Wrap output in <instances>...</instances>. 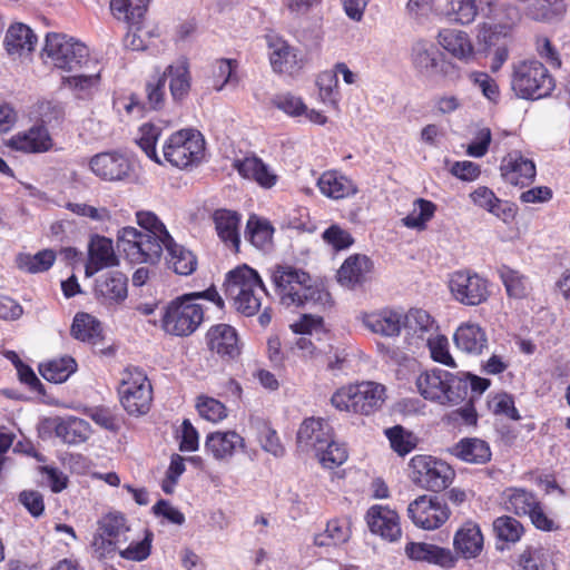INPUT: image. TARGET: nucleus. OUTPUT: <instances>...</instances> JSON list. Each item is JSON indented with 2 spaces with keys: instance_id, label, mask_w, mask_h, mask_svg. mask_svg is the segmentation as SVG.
I'll list each match as a JSON object with an SVG mask.
<instances>
[{
  "instance_id": "f257e3e1",
  "label": "nucleus",
  "mask_w": 570,
  "mask_h": 570,
  "mask_svg": "<svg viewBox=\"0 0 570 570\" xmlns=\"http://www.w3.org/2000/svg\"><path fill=\"white\" fill-rule=\"evenodd\" d=\"M136 220L142 230L132 226L121 228L118 232V248L132 264H156L161 258L164 243L171 235L153 212H137Z\"/></svg>"
},
{
  "instance_id": "f03ea898",
  "label": "nucleus",
  "mask_w": 570,
  "mask_h": 570,
  "mask_svg": "<svg viewBox=\"0 0 570 570\" xmlns=\"http://www.w3.org/2000/svg\"><path fill=\"white\" fill-rule=\"evenodd\" d=\"M271 279L281 304L286 307L320 309L330 304V293L301 268L277 265L271 269Z\"/></svg>"
},
{
  "instance_id": "7ed1b4c3",
  "label": "nucleus",
  "mask_w": 570,
  "mask_h": 570,
  "mask_svg": "<svg viewBox=\"0 0 570 570\" xmlns=\"http://www.w3.org/2000/svg\"><path fill=\"white\" fill-rule=\"evenodd\" d=\"M415 385L422 397L441 405H454L468 396V380L441 368L422 372Z\"/></svg>"
},
{
  "instance_id": "20e7f679",
  "label": "nucleus",
  "mask_w": 570,
  "mask_h": 570,
  "mask_svg": "<svg viewBox=\"0 0 570 570\" xmlns=\"http://www.w3.org/2000/svg\"><path fill=\"white\" fill-rule=\"evenodd\" d=\"M227 297L232 298L237 312L245 316L255 315L262 306L266 288L258 273L244 265L230 271L225 282Z\"/></svg>"
},
{
  "instance_id": "39448f33",
  "label": "nucleus",
  "mask_w": 570,
  "mask_h": 570,
  "mask_svg": "<svg viewBox=\"0 0 570 570\" xmlns=\"http://www.w3.org/2000/svg\"><path fill=\"white\" fill-rule=\"evenodd\" d=\"M384 400V385L367 381L340 389L332 395L331 402L341 411L368 415L380 409Z\"/></svg>"
},
{
  "instance_id": "423d86ee",
  "label": "nucleus",
  "mask_w": 570,
  "mask_h": 570,
  "mask_svg": "<svg viewBox=\"0 0 570 570\" xmlns=\"http://www.w3.org/2000/svg\"><path fill=\"white\" fill-rule=\"evenodd\" d=\"M205 151V139L196 129L173 132L163 145L165 161L179 169L198 165Z\"/></svg>"
},
{
  "instance_id": "0eeeda50",
  "label": "nucleus",
  "mask_w": 570,
  "mask_h": 570,
  "mask_svg": "<svg viewBox=\"0 0 570 570\" xmlns=\"http://www.w3.org/2000/svg\"><path fill=\"white\" fill-rule=\"evenodd\" d=\"M511 86L518 97L537 100L548 97L556 83L542 62L527 60L514 67Z\"/></svg>"
},
{
  "instance_id": "6e6552de",
  "label": "nucleus",
  "mask_w": 570,
  "mask_h": 570,
  "mask_svg": "<svg viewBox=\"0 0 570 570\" xmlns=\"http://www.w3.org/2000/svg\"><path fill=\"white\" fill-rule=\"evenodd\" d=\"M119 401L131 416L145 415L153 402V386L146 373L138 367H127L118 386Z\"/></svg>"
},
{
  "instance_id": "1a4fd4ad",
  "label": "nucleus",
  "mask_w": 570,
  "mask_h": 570,
  "mask_svg": "<svg viewBox=\"0 0 570 570\" xmlns=\"http://www.w3.org/2000/svg\"><path fill=\"white\" fill-rule=\"evenodd\" d=\"M51 63L65 71H77L90 62L88 48L63 33H48L43 48Z\"/></svg>"
},
{
  "instance_id": "9d476101",
  "label": "nucleus",
  "mask_w": 570,
  "mask_h": 570,
  "mask_svg": "<svg viewBox=\"0 0 570 570\" xmlns=\"http://www.w3.org/2000/svg\"><path fill=\"white\" fill-rule=\"evenodd\" d=\"M203 320V306L185 294L166 307L163 315V327L171 335L188 336L198 328Z\"/></svg>"
},
{
  "instance_id": "9b49d317",
  "label": "nucleus",
  "mask_w": 570,
  "mask_h": 570,
  "mask_svg": "<svg viewBox=\"0 0 570 570\" xmlns=\"http://www.w3.org/2000/svg\"><path fill=\"white\" fill-rule=\"evenodd\" d=\"M410 466L412 481L433 492L446 489L455 476L451 465L430 455L413 456Z\"/></svg>"
},
{
  "instance_id": "f8f14e48",
  "label": "nucleus",
  "mask_w": 570,
  "mask_h": 570,
  "mask_svg": "<svg viewBox=\"0 0 570 570\" xmlns=\"http://www.w3.org/2000/svg\"><path fill=\"white\" fill-rule=\"evenodd\" d=\"M89 168L96 177L108 183H130L136 176L134 163L117 150L94 155L89 159Z\"/></svg>"
},
{
  "instance_id": "ddd939ff",
  "label": "nucleus",
  "mask_w": 570,
  "mask_h": 570,
  "mask_svg": "<svg viewBox=\"0 0 570 570\" xmlns=\"http://www.w3.org/2000/svg\"><path fill=\"white\" fill-rule=\"evenodd\" d=\"M451 511L444 500L439 497L420 495L407 507V517L414 525L424 530H434L443 525Z\"/></svg>"
},
{
  "instance_id": "4468645a",
  "label": "nucleus",
  "mask_w": 570,
  "mask_h": 570,
  "mask_svg": "<svg viewBox=\"0 0 570 570\" xmlns=\"http://www.w3.org/2000/svg\"><path fill=\"white\" fill-rule=\"evenodd\" d=\"M453 297L461 304L475 306L485 302L490 295L485 278L471 271H456L449 281Z\"/></svg>"
},
{
  "instance_id": "2eb2a0df",
  "label": "nucleus",
  "mask_w": 570,
  "mask_h": 570,
  "mask_svg": "<svg viewBox=\"0 0 570 570\" xmlns=\"http://www.w3.org/2000/svg\"><path fill=\"white\" fill-rule=\"evenodd\" d=\"M269 61L273 71L281 75H297L304 66L299 49L277 36H267Z\"/></svg>"
},
{
  "instance_id": "dca6fc26",
  "label": "nucleus",
  "mask_w": 570,
  "mask_h": 570,
  "mask_svg": "<svg viewBox=\"0 0 570 570\" xmlns=\"http://www.w3.org/2000/svg\"><path fill=\"white\" fill-rule=\"evenodd\" d=\"M206 344L210 352L223 361L230 362L239 357L242 344L237 331L228 324H216L206 333Z\"/></svg>"
},
{
  "instance_id": "f3484780",
  "label": "nucleus",
  "mask_w": 570,
  "mask_h": 570,
  "mask_svg": "<svg viewBox=\"0 0 570 570\" xmlns=\"http://www.w3.org/2000/svg\"><path fill=\"white\" fill-rule=\"evenodd\" d=\"M7 146L24 154H42L52 148L53 139L45 125V119H41L27 130L11 136Z\"/></svg>"
},
{
  "instance_id": "a211bd4d",
  "label": "nucleus",
  "mask_w": 570,
  "mask_h": 570,
  "mask_svg": "<svg viewBox=\"0 0 570 570\" xmlns=\"http://www.w3.org/2000/svg\"><path fill=\"white\" fill-rule=\"evenodd\" d=\"M402 327L406 332L409 348L412 352L423 348L424 341L439 330L431 315L421 308H411L403 314Z\"/></svg>"
},
{
  "instance_id": "6ab92c4d",
  "label": "nucleus",
  "mask_w": 570,
  "mask_h": 570,
  "mask_svg": "<svg viewBox=\"0 0 570 570\" xmlns=\"http://www.w3.org/2000/svg\"><path fill=\"white\" fill-rule=\"evenodd\" d=\"M366 522L372 533L395 542L402 535L400 517L387 505L375 504L367 510Z\"/></svg>"
},
{
  "instance_id": "aec40b11",
  "label": "nucleus",
  "mask_w": 570,
  "mask_h": 570,
  "mask_svg": "<svg viewBox=\"0 0 570 570\" xmlns=\"http://www.w3.org/2000/svg\"><path fill=\"white\" fill-rule=\"evenodd\" d=\"M500 170L507 183L521 187L530 185L537 175L533 160L524 157L518 150L509 153L502 159Z\"/></svg>"
},
{
  "instance_id": "412c9836",
  "label": "nucleus",
  "mask_w": 570,
  "mask_h": 570,
  "mask_svg": "<svg viewBox=\"0 0 570 570\" xmlns=\"http://www.w3.org/2000/svg\"><path fill=\"white\" fill-rule=\"evenodd\" d=\"M333 438V430L324 419H306L297 432V444L304 451L317 453Z\"/></svg>"
},
{
  "instance_id": "4be33fe9",
  "label": "nucleus",
  "mask_w": 570,
  "mask_h": 570,
  "mask_svg": "<svg viewBox=\"0 0 570 570\" xmlns=\"http://www.w3.org/2000/svg\"><path fill=\"white\" fill-rule=\"evenodd\" d=\"M118 265L111 239L96 235L88 246V261L85 267L87 277H91L99 271Z\"/></svg>"
},
{
  "instance_id": "5701e85b",
  "label": "nucleus",
  "mask_w": 570,
  "mask_h": 570,
  "mask_svg": "<svg viewBox=\"0 0 570 570\" xmlns=\"http://www.w3.org/2000/svg\"><path fill=\"white\" fill-rule=\"evenodd\" d=\"M57 438L67 444H80L86 442L91 433L90 424L77 416L53 417L49 421Z\"/></svg>"
},
{
  "instance_id": "b1692460",
  "label": "nucleus",
  "mask_w": 570,
  "mask_h": 570,
  "mask_svg": "<svg viewBox=\"0 0 570 570\" xmlns=\"http://www.w3.org/2000/svg\"><path fill=\"white\" fill-rule=\"evenodd\" d=\"M362 322L363 325L372 333L393 337L401 333L403 313L395 309L384 308L364 314Z\"/></svg>"
},
{
  "instance_id": "393cba45",
  "label": "nucleus",
  "mask_w": 570,
  "mask_h": 570,
  "mask_svg": "<svg viewBox=\"0 0 570 570\" xmlns=\"http://www.w3.org/2000/svg\"><path fill=\"white\" fill-rule=\"evenodd\" d=\"M372 269L373 263L366 255L354 254L340 267L337 281L345 287L354 288L370 278Z\"/></svg>"
},
{
  "instance_id": "a878e982",
  "label": "nucleus",
  "mask_w": 570,
  "mask_h": 570,
  "mask_svg": "<svg viewBox=\"0 0 570 570\" xmlns=\"http://www.w3.org/2000/svg\"><path fill=\"white\" fill-rule=\"evenodd\" d=\"M244 448V438L235 431L213 432L205 441V450L219 461L230 459L237 450Z\"/></svg>"
},
{
  "instance_id": "bb28decb",
  "label": "nucleus",
  "mask_w": 570,
  "mask_h": 570,
  "mask_svg": "<svg viewBox=\"0 0 570 570\" xmlns=\"http://www.w3.org/2000/svg\"><path fill=\"white\" fill-rule=\"evenodd\" d=\"M127 293V277L120 272L107 273L96 281L95 294L104 304H119Z\"/></svg>"
},
{
  "instance_id": "cd10ccee",
  "label": "nucleus",
  "mask_w": 570,
  "mask_h": 570,
  "mask_svg": "<svg viewBox=\"0 0 570 570\" xmlns=\"http://www.w3.org/2000/svg\"><path fill=\"white\" fill-rule=\"evenodd\" d=\"M453 547L465 559L476 558L483 549V534L478 523L464 522L455 532Z\"/></svg>"
},
{
  "instance_id": "c85d7f7f",
  "label": "nucleus",
  "mask_w": 570,
  "mask_h": 570,
  "mask_svg": "<svg viewBox=\"0 0 570 570\" xmlns=\"http://www.w3.org/2000/svg\"><path fill=\"white\" fill-rule=\"evenodd\" d=\"M37 41V36L27 24L17 22L7 30L4 47L10 56L23 57L35 50Z\"/></svg>"
},
{
  "instance_id": "c756f323",
  "label": "nucleus",
  "mask_w": 570,
  "mask_h": 570,
  "mask_svg": "<svg viewBox=\"0 0 570 570\" xmlns=\"http://www.w3.org/2000/svg\"><path fill=\"white\" fill-rule=\"evenodd\" d=\"M320 191L332 199H342L357 193L355 183L337 170H326L317 179Z\"/></svg>"
},
{
  "instance_id": "7c9ffc66",
  "label": "nucleus",
  "mask_w": 570,
  "mask_h": 570,
  "mask_svg": "<svg viewBox=\"0 0 570 570\" xmlns=\"http://www.w3.org/2000/svg\"><path fill=\"white\" fill-rule=\"evenodd\" d=\"M453 340L459 350L473 355L481 354L488 345L485 331L479 324L470 322L456 328Z\"/></svg>"
},
{
  "instance_id": "2f4dec72",
  "label": "nucleus",
  "mask_w": 570,
  "mask_h": 570,
  "mask_svg": "<svg viewBox=\"0 0 570 570\" xmlns=\"http://www.w3.org/2000/svg\"><path fill=\"white\" fill-rule=\"evenodd\" d=\"M233 166L243 178L254 180L263 188H272L277 181V176L258 157L237 159Z\"/></svg>"
},
{
  "instance_id": "473e14b6",
  "label": "nucleus",
  "mask_w": 570,
  "mask_h": 570,
  "mask_svg": "<svg viewBox=\"0 0 570 570\" xmlns=\"http://www.w3.org/2000/svg\"><path fill=\"white\" fill-rule=\"evenodd\" d=\"M451 454L470 464H485L492 458L489 443L479 438L461 439L451 449Z\"/></svg>"
},
{
  "instance_id": "72a5a7b5",
  "label": "nucleus",
  "mask_w": 570,
  "mask_h": 570,
  "mask_svg": "<svg viewBox=\"0 0 570 570\" xmlns=\"http://www.w3.org/2000/svg\"><path fill=\"white\" fill-rule=\"evenodd\" d=\"M166 264L178 275L188 276L197 268V258L191 250L177 244L173 237L164 243Z\"/></svg>"
},
{
  "instance_id": "f704fd0d",
  "label": "nucleus",
  "mask_w": 570,
  "mask_h": 570,
  "mask_svg": "<svg viewBox=\"0 0 570 570\" xmlns=\"http://www.w3.org/2000/svg\"><path fill=\"white\" fill-rule=\"evenodd\" d=\"M213 218L219 238L235 252H238L240 244L239 215L228 209H217Z\"/></svg>"
},
{
  "instance_id": "c9c22d12",
  "label": "nucleus",
  "mask_w": 570,
  "mask_h": 570,
  "mask_svg": "<svg viewBox=\"0 0 570 570\" xmlns=\"http://www.w3.org/2000/svg\"><path fill=\"white\" fill-rule=\"evenodd\" d=\"M441 52L438 47L426 40H417L411 48V62L420 73L430 76L438 70Z\"/></svg>"
},
{
  "instance_id": "e433bc0d",
  "label": "nucleus",
  "mask_w": 570,
  "mask_h": 570,
  "mask_svg": "<svg viewBox=\"0 0 570 570\" xmlns=\"http://www.w3.org/2000/svg\"><path fill=\"white\" fill-rule=\"evenodd\" d=\"M439 43L452 56L461 60H469L473 56V46L466 32L444 29L438 35Z\"/></svg>"
},
{
  "instance_id": "4c0bfd02",
  "label": "nucleus",
  "mask_w": 570,
  "mask_h": 570,
  "mask_svg": "<svg viewBox=\"0 0 570 570\" xmlns=\"http://www.w3.org/2000/svg\"><path fill=\"white\" fill-rule=\"evenodd\" d=\"M100 533L94 538L92 544L98 547L107 544L109 549L114 540H118L125 534L129 528L127 527L126 519L121 513H109L105 515L99 522Z\"/></svg>"
},
{
  "instance_id": "58836bf2",
  "label": "nucleus",
  "mask_w": 570,
  "mask_h": 570,
  "mask_svg": "<svg viewBox=\"0 0 570 570\" xmlns=\"http://www.w3.org/2000/svg\"><path fill=\"white\" fill-rule=\"evenodd\" d=\"M148 3L149 0H111L110 10L118 20H124L131 27H138L147 11Z\"/></svg>"
},
{
  "instance_id": "ea45409f",
  "label": "nucleus",
  "mask_w": 570,
  "mask_h": 570,
  "mask_svg": "<svg viewBox=\"0 0 570 570\" xmlns=\"http://www.w3.org/2000/svg\"><path fill=\"white\" fill-rule=\"evenodd\" d=\"M161 76L169 78V89L175 101H181L188 95L190 76L186 62L169 65Z\"/></svg>"
},
{
  "instance_id": "a19ab883",
  "label": "nucleus",
  "mask_w": 570,
  "mask_h": 570,
  "mask_svg": "<svg viewBox=\"0 0 570 570\" xmlns=\"http://www.w3.org/2000/svg\"><path fill=\"white\" fill-rule=\"evenodd\" d=\"M540 501L537 495L522 488H509L504 491V505L517 515H528Z\"/></svg>"
},
{
  "instance_id": "79ce46f5",
  "label": "nucleus",
  "mask_w": 570,
  "mask_h": 570,
  "mask_svg": "<svg viewBox=\"0 0 570 570\" xmlns=\"http://www.w3.org/2000/svg\"><path fill=\"white\" fill-rule=\"evenodd\" d=\"M71 335L76 340L96 345L101 340L100 323L87 313H78L71 325Z\"/></svg>"
},
{
  "instance_id": "37998d69",
  "label": "nucleus",
  "mask_w": 570,
  "mask_h": 570,
  "mask_svg": "<svg viewBox=\"0 0 570 570\" xmlns=\"http://www.w3.org/2000/svg\"><path fill=\"white\" fill-rule=\"evenodd\" d=\"M436 212V205L424 198H416L413 202L411 212L401 219L403 226L424 230L428 223L434 217Z\"/></svg>"
},
{
  "instance_id": "c03bdc74",
  "label": "nucleus",
  "mask_w": 570,
  "mask_h": 570,
  "mask_svg": "<svg viewBox=\"0 0 570 570\" xmlns=\"http://www.w3.org/2000/svg\"><path fill=\"white\" fill-rule=\"evenodd\" d=\"M351 535L350 524L346 520L333 519L327 522L324 532L314 537L317 547H335L345 543Z\"/></svg>"
},
{
  "instance_id": "a18cd8bd",
  "label": "nucleus",
  "mask_w": 570,
  "mask_h": 570,
  "mask_svg": "<svg viewBox=\"0 0 570 570\" xmlns=\"http://www.w3.org/2000/svg\"><path fill=\"white\" fill-rule=\"evenodd\" d=\"M406 556L415 561H426L436 564H444L450 552L443 548L424 542H410L405 547Z\"/></svg>"
},
{
  "instance_id": "49530a36",
  "label": "nucleus",
  "mask_w": 570,
  "mask_h": 570,
  "mask_svg": "<svg viewBox=\"0 0 570 570\" xmlns=\"http://www.w3.org/2000/svg\"><path fill=\"white\" fill-rule=\"evenodd\" d=\"M77 368L76 361L70 356H63L57 360L41 364L39 371L42 377L52 383L65 382Z\"/></svg>"
},
{
  "instance_id": "de8ad7c7",
  "label": "nucleus",
  "mask_w": 570,
  "mask_h": 570,
  "mask_svg": "<svg viewBox=\"0 0 570 570\" xmlns=\"http://www.w3.org/2000/svg\"><path fill=\"white\" fill-rule=\"evenodd\" d=\"M163 134V128L156 124L146 122L138 129L136 141L148 158L157 164H163L156 145Z\"/></svg>"
},
{
  "instance_id": "09e8293b",
  "label": "nucleus",
  "mask_w": 570,
  "mask_h": 570,
  "mask_svg": "<svg viewBox=\"0 0 570 570\" xmlns=\"http://www.w3.org/2000/svg\"><path fill=\"white\" fill-rule=\"evenodd\" d=\"M100 69L90 73H77L73 76L65 77L63 85L75 91L78 98H88L96 90L100 83Z\"/></svg>"
},
{
  "instance_id": "8fccbe9b",
  "label": "nucleus",
  "mask_w": 570,
  "mask_h": 570,
  "mask_svg": "<svg viewBox=\"0 0 570 570\" xmlns=\"http://www.w3.org/2000/svg\"><path fill=\"white\" fill-rule=\"evenodd\" d=\"M498 274L510 297L523 298L528 294L529 281L519 271L502 265L498 268Z\"/></svg>"
},
{
  "instance_id": "3c124183",
  "label": "nucleus",
  "mask_w": 570,
  "mask_h": 570,
  "mask_svg": "<svg viewBox=\"0 0 570 570\" xmlns=\"http://www.w3.org/2000/svg\"><path fill=\"white\" fill-rule=\"evenodd\" d=\"M56 261V253L51 249H43L35 255L20 254L17 257V265L28 273H41L48 271Z\"/></svg>"
},
{
  "instance_id": "603ef678",
  "label": "nucleus",
  "mask_w": 570,
  "mask_h": 570,
  "mask_svg": "<svg viewBox=\"0 0 570 570\" xmlns=\"http://www.w3.org/2000/svg\"><path fill=\"white\" fill-rule=\"evenodd\" d=\"M246 229L248 239L255 247L265 249L272 243L274 228L268 220L252 216Z\"/></svg>"
},
{
  "instance_id": "864d4df0",
  "label": "nucleus",
  "mask_w": 570,
  "mask_h": 570,
  "mask_svg": "<svg viewBox=\"0 0 570 570\" xmlns=\"http://www.w3.org/2000/svg\"><path fill=\"white\" fill-rule=\"evenodd\" d=\"M521 14L517 6L511 3H500L493 8V26H489V30L492 28L500 29V33L507 35L519 21Z\"/></svg>"
},
{
  "instance_id": "5fc2aeb1",
  "label": "nucleus",
  "mask_w": 570,
  "mask_h": 570,
  "mask_svg": "<svg viewBox=\"0 0 570 570\" xmlns=\"http://www.w3.org/2000/svg\"><path fill=\"white\" fill-rule=\"evenodd\" d=\"M423 347H428L433 361L450 367H455V362L449 351L448 337L435 332L424 341Z\"/></svg>"
},
{
  "instance_id": "6e6d98bb",
  "label": "nucleus",
  "mask_w": 570,
  "mask_h": 570,
  "mask_svg": "<svg viewBox=\"0 0 570 570\" xmlns=\"http://www.w3.org/2000/svg\"><path fill=\"white\" fill-rule=\"evenodd\" d=\"M493 530L499 540L515 543L523 534V525L510 515H502L494 520Z\"/></svg>"
},
{
  "instance_id": "4d7b16f0",
  "label": "nucleus",
  "mask_w": 570,
  "mask_h": 570,
  "mask_svg": "<svg viewBox=\"0 0 570 570\" xmlns=\"http://www.w3.org/2000/svg\"><path fill=\"white\" fill-rule=\"evenodd\" d=\"M315 454L321 464L326 469H334L342 465L348 456L346 446L335 442L333 438Z\"/></svg>"
},
{
  "instance_id": "13d9d810",
  "label": "nucleus",
  "mask_w": 570,
  "mask_h": 570,
  "mask_svg": "<svg viewBox=\"0 0 570 570\" xmlns=\"http://www.w3.org/2000/svg\"><path fill=\"white\" fill-rule=\"evenodd\" d=\"M88 416L100 428L117 433L121 429L122 420L109 407L96 406L88 411Z\"/></svg>"
},
{
  "instance_id": "bf43d9fd",
  "label": "nucleus",
  "mask_w": 570,
  "mask_h": 570,
  "mask_svg": "<svg viewBox=\"0 0 570 570\" xmlns=\"http://www.w3.org/2000/svg\"><path fill=\"white\" fill-rule=\"evenodd\" d=\"M448 14L461 24H469L478 14L476 0H451Z\"/></svg>"
},
{
  "instance_id": "052dcab7",
  "label": "nucleus",
  "mask_w": 570,
  "mask_h": 570,
  "mask_svg": "<svg viewBox=\"0 0 570 570\" xmlns=\"http://www.w3.org/2000/svg\"><path fill=\"white\" fill-rule=\"evenodd\" d=\"M272 104L291 117L302 116L306 111V105L303 102L302 98L291 92L275 95L272 99Z\"/></svg>"
},
{
  "instance_id": "680f3d73",
  "label": "nucleus",
  "mask_w": 570,
  "mask_h": 570,
  "mask_svg": "<svg viewBox=\"0 0 570 570\" xmlns=\"http://www.w3.org/2000/svg\"><path fill=\"white\" fill-rule=\"evenodd\" d=\"M385 434L391 443L392 449L400 455H405L415 448L412 434L405 431L401 425H395L391 429H387Z\"/></svg>"
},
{
  "instance_id": "e2e57ef3",
  "label": "nucleus",
  "mask_w": 570,
  "mask_h": 570,
  "mask_svg": "<svg viewBox=\"0 0 570 570\" xmlns=\"http://www.w3.org/2000/svg\"><path fill=\"white\" fill-rule=\"evenodd\" d=\"M196 406L199 415L210 422H219L227 416L226 406L213 397L199 396Z\"/></svg>"
},
{
  "instance_id": "0e129e2a",
  "label": "nucleus",
  "mask_w": 570,
  "mask_h": 570,
  "mask_svg": "<svg viewBox=\"0 0 570 570\" xmlns=\"http://www.w3.org/2000/svg\"><path fill=\"white\" fill-rule=\"evenodd\" d=\"M519 566L522 570H548L549 556L542 548H529L520 554Z\"/></svg>"
},
{
  "instance_id": "69168bd1",
  "label": "nucleus",
  "mask_w": 570,
  "mask_h": 570,
  "mask_svg": "<svg viewBox=\"0 0 570 570\" xmlns=\"http://www.w3.org/2000/svg\"><path fill=\"white\" fill-rule=\"evenodd\" d=\"M166 77L158 75L146 83L147 104L150 109H160L165 104Z\"/></svg>"
},
{
  "instance_id": "338daca9",
  "label": "nucleus",
  "mask_w": 570,
  "mask_h": 570,
  "mask_svg": "<svg viewBox=\"0 0 570 570\" xmlns=\"http://www.w3.org/2000/svg\"><path fill=\"white\" fill-rule=\"evenodd\" d=\"M491 411L495 415H503L508 419L518 421L521 419L519 411L514 405V399L508 393H499L489 402Z\"/></svg>"
},
{
  "instance_id": "774afa93",
  "label": "nucleus",
  "mask_w": 570,
  "mask_h": 570,
  "mask_svg": "<svg viewBox=\"0 0 570 570\" xmlns=\"http://www.w3.org/2000/svg\"><path fill=\"white\" fill-rule=\"evenodd\" d=\"M236 67V61L232 59H219L215 61L213 65V81L215 90H223V88L232 81Z\"/></svg>"
}]
</instances>
